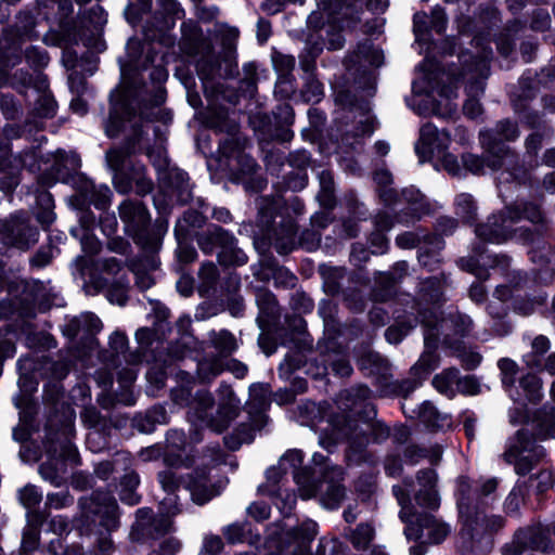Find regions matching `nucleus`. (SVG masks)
Wrapping results in <instances>:
<instances>
[{
    "mask_svg": "<svg viewBox=\"0 0 555 555\" xmlns=\"http://www.w3.org/2000/svg\"><path fill=\"white\" fill-rule=\"evenodd\" d=\"M545 455V449L531 439L524 428L507 439L503 453L504 460L514 464L516 474L520 476L529 474Z\"/></svg>",
    "mask_w": 555,
    "mask_h": 555,
    "instance_id": "f8f14e48",
    "label": "nucleus"
},
{
    "mask_svg": "<svg viewBox=\"0 0 555 555\" xmlns=\"http://www.w3.org/2000/svg\"><path fill=\"white\" fill-rule=\"evenodd\" d=\"M485 247L480 244L476 245L473 249L474 256L461 258L459 266L462 270L474 274L478 280L485 281L489 278V272L486 268L480 266V260L477 256L481 257Z\"/></svg>",
    "mask_w": 555,
    "mask_h": 555,
    "instance_id": "bf43d9fd",
    "label": "nucleus"
},
{
    "mask_svg": "<svg viewBox=\"0 0 555 555\" xmlns=\"http://www.w3.org/2000/svg\"><path fill=\"white\" fill-rule=\"evenodd\" d=\"M315 482L318 483V490L312 496L320 493L322 502L327 508H337L345 498L344 486L332 479L328 480V478H323V480L319 478L315 479Z\"/></svg>",
    "mask_w": 555,
    "mask_h": 555,
    "instance_id": "ea45409f",
    "label": "nucleus"
},
{
    "mask_svg": "<svg viewBox=\"0 0 555 555\" xmlns=\"http://www.w3.org/2000/svg\"><path fill=\"white\" fill-rule=\"evenodd\" d=\"M483 91L485 83L482 80H476L466 87L467 99L463 105V113L466 117L474 119L482 114V105L477 95L482 94Z\"/></svg>",
    "mask_w": 555,
    "mask_h": 555,
    "instance_id": "8fccbe9b",
    "label": "nucleus"
},
{
    "mask_svg": "<svg viewBox=\"0 0 555 555\" xmlns=\"http://www.w3.org/2000/svg\"><path fill=\"white\" fill-rule=\"evenodd\" d=\"M345 535L354 548L361 551L369 547L374 539L375 530L370 524L361 522L354 529H347Z\"/></svg>",
    "mask_w": 555,
    "mask_h": 555,
    "instance_id": "603ef678",
    "label": "nucleus"
},
{
    "mask_svg": "<svg viewBox=\"0 0 555 555\" xmlns=\"http://www.w3.org/2000/svg\"><path fill=\"white\" fill-rule=\"evenodd\" d=\"M516 387L519 390V399H512L514 402H535L541 398V384L537 375L527 373L516 379Z\"/></svg>",
    "mask_w": 555,
    "mask_h": 555,
    "instance_id": "37998d69",
    "label": "nucleus"
},
{
    "mask_svg": "<svg viewBox=\"0 0 555 555\" xmlns=\"http://www.w3.org/2000/svg\"><path fill=\"white\" fill-rule=\"evenodd\" d=\"M448 282V276L442 273L441 276H431L420 284V296L428 302H438L443 294V287Z\"/></svg>",
    "mask_w": 555,
    "mask_h": 555,
    "instance_id": "3c124183",
    "label": "nucleus"
},
{
    "mask_svg": "<svg viewBox=\"0 0 555 555\" xmlns=\"http://www.w3.org/2000/svg\"><path fill=\"white\" fill-rule=\"evenodd\" d=\"M449 532L450 528L447 524L428 513L418 514L415 524H410L404 528V535L408 540L425 538L433 544L442 542Z\"/></svg>",
    "mask_w": 555,
    "mask_h": 555,
    "instance_id": "a211bd4d",
    "label": "nucleus"
},
{
    "mask_svg": "<svg viewBox=\"0 0 555 555\" xmlns=\"http://www.w3.org/2000/svg\"><path fill=\"white\" fill-rule=\"evenodd\" d=\"M514 113L518 116L520 122L529 129H552V127L547 125L544 114L533 109L530 105L524 106L518 102L514 104Z\"/></svg>",
    "mask_w": 555,
    "mask_h": 555,
    "instance_id": "49530a36",
    "label": "nucleus"
},
{
    "mask_svg": "<svg viewBox=\"0 0 555 555\" xmlns=\"http://www.w3.org/2000/svg\"><path fill=\"white\" fill-rule=\"evenodd\" d=\"M145 154L157 170L158 177L170 168L163 138H158L153 146H149Z\"/></svg>",
    "mask_w": 555,
    "mask_h": 555,
    "instance_id": "680f3d73",
    "label": "nucleus"
},
{
    "mask_svg": "<svg viewBox=\"0 0 555 555\" xmlns=\"http://www.w3.org/2000/svg\"><path fill=\"white\" fill-rule=\"evenodd\" d=\"M171 468L172 467L169 466L168 469L157 474L163 490L168 494L167 498H176L178 501V496L175 493L183 486L190 491L194 503L204 505L211 499L218 496L224 488L221 481L210 482L206 467L196 468L192 474L185 477L178 475Z\"/></svg>",
    "mask_w": 555,
    "mask_h": 555,
    "instance_id": "9d476101",
    "label": "nucleus"
},
{
    "mask_svg": "<svg viewBox=\"0 0 555 555\" xmlns=\"http://www.w3.org/2000/svg\"><path fill=\"white\" fill-rule=\"evenodd\" d=\"M238 410L240 400L236 398L233 389L231 386L221 383L218 388L217 415L208 422V425L212 430L222 433L237 416Z\"/></svg>",
    "mask_w": 555,
    "mask_h": 555,
    "instance_id": "412c9836",
    "label": "nucleus"
},
{
    "mask_svg": "<svg viewBox=\"0 0 555 555\" xmlns=\"http://www.w3.org/2000/svg\"><path fill=\"white\" fill-rule=\"evenodd\" d=\"M137 40L129 39L127 56L119 60L121 80L111 93V108L104 124L105 133L109 138L125 134L133 141L139 134L137 108L139 106V86L135 57L131 50L135 49Z\"/></svg>",
    "mask_w": 555,
    "mask_h": 555,
    "instance_id": "f03ea898",
    "label": "nucleus"
},
{
    "mask_svg": "<svg viewBox=\"0 0 555 555\" xmlns=\"http://www.w3.org/2000/svg\"><path fill=\"white\" fill-rule=\"evenodd\" d=\"M37 230L28 227L26 222L17 216L5 220L0 229V240L2 243L20 249L28 248L30 243L37 241Z\"/></svg>",
    "mask_w": 555,
    "mask_h": 555,
    "instance_id": "4be33fe9",
    "label": "nucleus"
},
{
    "mask_svg": "<svg viewBox=\"0 0 555 555\" xmlns=\"http://www.w3.org/2000/svg\"><path fill=\"white\" fill-rule=\"evenodd\" d=\"M207 217L197 209L190 208L185 210L175 225L177 241H188L195 231L205 225Z\"/></svg>",
    "mask_w": 555,
    "mask_h": 555,
    "instance_id": "e433bc0d",
    "label": "nucleus"
},
{
    "mask_svg": "<svg viewBox=\"0 0 555 555\" xmlns=\"http://www.w3.org/2000/svg\"><path fill=\"white\" fill-rule=\"evenodd\" d=\"M301 98L307 103H319L324 95L323 83L314 76H302Z\"/></svg>",
    "mask_w": 555,
    "mask_h": 555,
    "instance_id": "338daca9",
    "label": "nucleus"
},
{
    "mask_svg": "<svg viewBox=\"0 0 555 555\" xmlns=\"http://www.w3.org/2000/svg\"><path fill=\"white\" fill-rule=\"evenodd\" d=\"M359 365L364 374L375 377L380 391L392 375L389 362L376 352L364 353L359 360Z\"/></svg>",
    "mask_w": 555,
    "mask_h": 555,
    "instance_id": "7c9ffc66",
    "label": "nucleus"
},
{
    "mask_svg": "<svg viewBox=\"0 0 555 555\" xmlns=\"http://www.w3.org/2000/svg\"><path fill=\"white\" fill-rule=\"evenodd\" d=\"M206 125L217 132L227 134L219 141L218 152L227 162L230 181L243 184L247 191H260L266 181L258 176L260 166L244 152L246 139L240 135L237 122L220 109L207 116Z\"/></svg>",
    "mask_w": 555,
    "mask_h": 555,
    "instance_id": "7ed1b4c3",
    "label": "nucleus"
},
{
    "mask_svg": "<svg viewBox=\"0 0 555 555\" xmlns=\"http://www.w3.org/2000/svg\"><path fill=\"white\" fill-rule=\"evenodd\" d=\"M172 198L173 196L165 189L153 196V203L158 214L153 224L147 209L141 204V271L143 269L155 270L159 264L155 254L168 231V216ZM152 284L151 278L141 272V289L147 288Z\"/></svg>",
    "mask_w": 555,
    "mask_h": 555,
    "instance_id": "39448f33",
    "label": "nucleus"
},
{
    "mask_svg": "<svg viewBox=\"0 0 555 555\" xmlns=\"http://www.w3.org/2000/svg\"><path fill=\"white\" fill-rule=\"evenodd\" d=\"M208 336L211 346L221 356L228 357L238 348L235 336L228 330L211 331Z\"/></svg>",
    "mask_w": 555,
    "mask_h": 555,
    "instance_id": "6e6d98bb",
    "label": "nucleus"
},
{
    "mask_svg": "<svg viewBox=\"0 0 555 555\" xmlns=\"http://www.w3.org/2000/svg\"><path fill=\"white\" fill-rule=\"evenodd\" d=\"M340 13L348 18L359 20L364 10L373 13H384L389 5L388 0H336Z\"/></svg>",
    "mask_w": 555,
    "mask_h": 555,
    "instance_id": "c9c22d12",
    "label": "nucleus"
},
{
    "mask_svg": "<svg viewBox=\"0 0 555 555\" xmlns=\"http://www.w3.org/2000/svg\"><path fill=\"white\" fill-rule=\"evenodd\" d=\"M179 46L184 54L193 57L203 51L209 52V47H211L212 43L204 36L199 25L189 20L181 24V39Z\"/></svg>",
    "mask_w": 555,
    "mask_h": 555,
    "instance_id": "bb28decb",
    "label": "nucleus"
},
{
    "mask_svg": "<svg viewBox=\"0 0 555 555\" xmlns=\"http://www.w3.org/2000/svg\"><path fill=\"white\" fill-rule=\"evenodd\" d=\"M455 214L465 222H473L477 216V205L468 193H461L454 199Z\"/></svg>",
    "mask_w": 555,
    "mask_h": 555,
    "instance_id": "e2e57ef3",
    "label": "nucleus"
},
{
    "mask_svg": "<svg viewBox=\"0 0 555 555\" xmlns=\"http://www.w3.org/2000/svg\"><path fill=\"white\" fill-rule=\"evenodd\" d=\"M431 384L438 392L452 398L456 390L469 391L465 385L472 384L474 386V378L470 376L461 377L457 369L450 367L435 375Z\"/></svg>",
    "mask_w": 555,
    "mask_h": 555,
    "instance_id": "c756f323",
    "label": "nucleus"
},
{
    "mask_svg": "<svg viewBox=\"0 0 555 555\" xmlns=\"http://www.w3.org/2000/svg\"><path fill=\"white\" fill-rule=\"evenodd\" d=\"M520 220H528L533 224L542 222L540 207L532 202L517 201L505 206L500 212L489 216L485 222L476 224L475 234L480 241L492 244H503L513 237L526 244H537V247L529 251L532 262L540 264L550 262L554 254L551 248L545 255L541 253L539 241L541 232L522 227L514 228V224Z\"/></svg>",
    "mask_w": 555,
    "mask_h": 555,
    "instance_id": "f257e3e1",
    "label": "nucleus"
},
{
    "mask_svg": "<svg viewBox=\"0 0 555 555\" xmlns=\"http://www.w3.org/2000/svg\"><path fill=\"white\" fill-rule=\"evenodd\" d=\"M371 399V389L367 386L358 385L340 392L339 404L345 411L358 414L369 421L376 415V410Z\"/></svg>",
    "mask_w": 555,
    "mask_h": 555,
    "instance_id": "aec40b11",
    "label": "nucleus"
},
{
    "mask_svg": "<svg viewBox=\"0 0 555 555\" xmlns=\"http://www.w3.org/2000/svg\"><path fill=\"white\" fill-rule=\"evenodd\" d=\"M421 322L424 325V351L417 362L411 367L408 378L402 380H395L392 376L389 378L380 391L383 396H401L406 398L437 369L439 356L436 350L439 343L441 323L437 317H434V320H427L425 314Z\"/></svg>",
    "mask_w": 555,
    "mask_h": 555,
    "instance_id": "423d86ee",
    "label": "nucleus"
},
{
    "mask_svg": "<svg viewBox=\"0 0 555 555\" xmlns=\"http://www.w3.org/2000/svg\"><path fill=\"white\" fill-rule=\"evenodd\" d=\"M102 330L101 320L92 312L81 313L70 319L63 327L64 335L76 338L87 336L93 343V336Z\"/></svg>",
    "mask_w": 555,
    "mask_h": 555,
    "instance_id": "2f4dec72",
    "label": "nucleus"
},
{
    "mask_svg": "<svg viewBox=\"0 0 555 555\" xmlns=\"http://www.w3.org/2000/svg\"><path fill=\"white\" fill-rule=\"evenodd\" d=\"M430 233L424 229L405 231L396 236L395 243L401 249H418Z\"/></svg>",
    "mask_w": 555,
    "mask_h": 555,
    "instance_id": "69168bd1",
    "label": "nucleus"
},
{
    "mask_svg": "<svg viewBox=\"0 0 555 555\" xmlns=\"http://www.w3.org/2000/svg\"><path fill=\"white\" fill-rule=\"evenodd\" d=\"M119 216L124 223L125 233L139 244V207L135 203L126 201L119 206Z\"/></svg>",
    "mask_w": 555,
    "mask_h": 555,
    "instance_id": "c03bdc74",
    "label": "nucleus"
},
{
    "mask_svg": "<svg viewBox=\"0 0 555 555\" xmlns=\"http://www.w3.org/2000/svg\"><path fill=\"white\" fill-rule=\"evenodd\" d=\"M488 166L492 170H501L498 177L500 185L513 182L516 184L530 183L531 170L534 168L530 165V158H527L526 162L520 160L515 151L491 159Z\"/></svg>",
    "mask_w": 555,
    "mask_h": 555,
    "instance_id": "dca6fc26",
    "label": "nucleus"
},
{
    "mask_svg": "<svg viewBox=\"0 0 555 555\" xmlns=\"http://www.w3.org/2000/svg\"><path fill=\"white\" fill-rule=\"evenodd\" d=\"M90 222L89 215H83L80 217V225L77 228L70 229V234L80 241L82 250L87 255H95L100 251L101 243L100 241L90 233Z\"/></svg>",
    "mask_w": 555,
    "mask_h": 555,
    "instance_id": "a19ab883",
    "label": "nucleus"
},
{
    "mask_svg": "<svg viewBox=\"0 0 555 555\" xmlns=\"http://www.w3.org/2000/svg\"><path fill=\"white\" fill-rule=\"evenodd\" d=\"M532 550L546 553L552 550V541L547 535L545 526L541 522H533L529 526L518 528L511 542L505 543L502 555H521L525 551Z\"/></svg>",
    "mask_w": 555,
    "mask_h": 555,
    "instance_id": "4468645a",
    "label": "nucleus"
},
{
    "mask_svg": "<svg viewBox=\"0 0 555 555\" xmlns=\"http://www.w3.org/2000/svg\"><path fill=\"white\" fill-rule=\"evenodd\" d=\"M195 57H197L196 72L203 81H212L217 77L221 76L220 59L216 54L214 46L209 47V52L203 51L202 53H198Z\"/></svg>",
    "mask_w": 555,
    "mask_h": 555,
    "instance_id": "58836bf2",
    "label": "nucleus"
},
{
    "mask_svg": "<svg viewBox=\"0 0 555 555\" xmlns=\"http://www.w3.org/2000/svg\"><path fill=\"white\" fill-rule=\"evenodd\" d=\"M250 415L248 422L241 423L230 436L224 437L225 444L231 450H237L243 443H250L254 440L255 431L260 430L267 422L262 411L253 412V404H248Z\"/></svg>",
    "mask_w": 555,
    "mask_h": 555,
    "instance_id": "393cba45",
    "label": "nucleus"
},
{
    "mask_svg": "<svg viewBox=\"0 0 555 555\" xmlns=\"http://www.w3.org/2000/svg\"><path fill=\"white\" fill-rule=\"evenodd\" d=\"M416 413L420 422L430 430H443L452 426L451 416L438 411L429 401L423 402Z\"/></svg>",
    "mask_w": 555,
    "mask_h": 555,
    "instance_id": "4c0bfd02",
    "label": "nucleus"
},
{
    "mask_svg": "<svg viewBox=\"0 0 555 555\" xmlns=\"http://www.w3.org/2000/svg\"><path fill=\"white\" fill-rule=\"evenodd\" d=\"M180 513L176 498H165L159 512L154 514L151 508H141V541L158 540L175 531L172 518Z\"/></svg>",
    "mask_w": 555,
    "mask_h": 555,
    "instance_id": "ddd939ff",
    "label": "nucleus"
},
{
    "mask_svg": "<svg viewBox=\"0 0 555 555\" xmlns=\"http://www.w3.org/2000/svg\"><path fill=\"white\" fill-rule=\"evenodd\" d=\"M444 246L443 238L439 234L431 232L424 243L420 245L417 250L418 263L430 272L437 270L442 262L441 253Z\"/></svg>",
    "mask_w": 555,
    "mask_h": 555,
    "instance_id": "c85d7f7f",
    "label": "nucleus"
},
{
    "mask_svg": "<svg viewBox=\"0 0 555 555\" xmlns=\"http://www.w3.org/2000/svg\"><path fill=\"white\" fill-rule=\"evenodd\" d=\"M272 63L274 69L279 74L275 94H280L282 98H289L295 91V77L293 75V70L296 65V60L291 54L273 51Z\"/></svg>",
    "mask_w": 555,
    "mask_h": 555,
    "instance_id": "a878e982",
    "label": "nucleus"
},
{
    "mask_svg": "<svg viewBox=\"0 0 555 555\" xmlns=\"http://www.w3.org/2000/svg\"><path fill=\"white\" fill-rule=\"evenodd\" d=\"M88 508L91 514L102 518L101 522L104 526H109L116 519L117 503L108 492L98 491L93 493Z\"/></svg>",
    "mask_w": 555,
    "mask_h": 555,
    "instance_id": "72a5a7b5",
    "label": "nucleus"
},
{
    "mask_svg": "<svg viewBox=\"0 0 555 555\" xmlns=\"http://www.w3.org/2000/svg\"><path fill=\"white\" fill-rule=\"evenodd\" d=\"M539 88L535 78L525 74L519 79V89L512 98V106L520 102L524 106H529L530 102L538 95Z\"/></svg>",
    "mask_w": 555,
    "mask_h": 555,
    "instance_id": "4d7b16f0",
    "label": "nucleus"
},
{
    "mask_svg": "<svg viewBox=\"0 0 555 555\" xmlns=\"http://www.w3.org/2000/svg\"><path fill=\"white\" fill-rule=\"evenodd\" d=\"M165 101L164 90L158 89L155 99H154V106L151 108L143 107L141 104V122L143 120L147 121H162L164 124L171 120V113L165 108H163L160 105ZM143 133V130L141 129V134Z\"/></svg>",
    "mask_w": 555,
    "mask_h": 555,
    "instance_id": "5fc2aeb1",
    "label": "nucleus"
},
{
    "mask_svg": "<svg viewBox=\"0 0 555 555\" xmlns=\"http://www.w3.org/2000/svg\"><path fill=\"white\" fill-rule=\"evenodd\" d=\"M162 189H165L180 205H184L192 198L193 185L186 171L171 167L163 172L159 178Z\"/></svg>",
    "mask_w": 555,
    "mask_h": 555,
    "instance_id": "b1692460",
    "label": "nucleus"
},
{
    "mask_svg": "<svg viewBox=\"0 0 555 555\" xmlns=\"http://www.w3.org/2000/svg\"><path fill=\"white\" fill-rule=\"evenodd\" d=\"M501 371L502 384L505 391L511 399H519V390L516 387V375L518 373V365L515 361L508 358H502L498 362Z\"/></svg>",
    "mask_w": 555,
    "mask_h": 555,
    "instance_id": "09e8293b",
    "label": "nucleus"
},
{
    "mask_svg": "<svg viewBox=\"0 0 555 555\" xmlns=\"http://www.w3.org/2000/svg\"><path fill=\"white\" fill-rule=\"evenodd\" d=\"M256 302L259 308V322H272L280 317V308L275 296L267 289H259L256 295Z\"/></svg>",
    "mask_w": 555,
    "mask_h": 555,
    "instance_id": "a18cd8bd",
    "label": "nucleus"
},
{
    "mask_svg": "<svg viewBox=\"0 0 555 555\" xmlns=\"http://www.w3.org/2000/svg\"><path fill=\"white\" fill-rule=\"evenodd\" d=\"M374 179L382 185L379 189L382 202L392 210H396L398 223L409 225L431 212L428 199L414 186L405 188L401 192L389 188L388 184L391 183L392 178L385 170L377 171Z\"/></svg>",
    "mask_w": 555,
    "mask_h": 555,
    "instance_id": "6e6552de",
    "label": "nucleus"
},
{
    "mask_svg": "<svg viewBox=\"0 0 555 555\" xmlns=\"http://www.w3.org/2000/svg\"><path fill=\"white\" fill-rule=\"evenodd\" d=\"M274 247L281 255L291 253L296 246L297 227L294 220L284 221L280 231L275 233Z\"/></svg>",
    "mask_w": 555,
    "mask_h": 555,
    "instance_id": "de8ad7c7",
    "label": "nucleus"
},
{
    "mask_svg": "<svg viewBox=\"0 0 555 555\" xmlns=\"http://www.w3.org/2000/svg\"><path fill=\"white\" fill-rule=\"evenodd\" d=\"M282 207V199L280 196L261 197L258 202V210L261 222L266 225H271Z\"/></svg>",
    "mask_w": 555,
    "mask_h": 555,
    "instance_id": "0e129e2a",
    "label": "nucleus"
},
{
    "mask_svg": "<svg viewBox=\"0 0 555 555\" xmlns=\"http://www.w3.org/2000/svg\"><path fill=\"white\" fill-rule=\"evenodd\" d=\"M520 135L517 121L509 118L499 120L493 128L479 131V142L487 154L493 158L513 152L504 142H514Z\"/></svg>",
    "mask_w": 555,
    "mask_h": 555,
    "instance_id": "2eb2a0df",
    "label": "nucleus"
},
{
    "mask_svg": "<svg viewBox=\"0 0 555 555\" xmlns=\"http://www.w3.org/2000/svg\"><path fill=\"white\" fill-rule=\"evenodd\" d=\"M304 461V453L301 450L293 449L288 450L280 460V466L284 473L287 469H292V474L295 482L298 485L301 496L304 499H310L318 490V483L311 475L310 467H301Z\"/></svg>",
    "mask_w": 555,
    "mask_h": 555,
    "instance_id": "6ab92c4d",
    "label": "nucleus"
},
{
    "mask_svg": "<svg viewBox=\"0 0 555 555\" xmlns=\"http://www.w3.org/2000/svg\"><path fill=\"white\" fill-rule=\"evenodd\" d=\"M328 459L322 453L315 452L312 456L313 467L311 468V475L314 479L330 478L331 476L341 475V469L338 466H330L327 463Z\"/></svg>",
    "mask_w": 555,
    "mask_h": 555,
    "instance_id": "774afa93",
    "label": "nucleus"
},
{
    "mask_svg": "<svg viewBox=\"0 0 555 555\" xmlns=\"http://www.w3.org/2000/svg\"><path fill=\"white\" fill-rule=\"evenodd\" d=\"M383 51L373 46L369 40L358 44L357 51L350 56L353 63H369L371 66L378 67L383 64Z\"/></svg>",
    "mask_w": 555,
    "mask_h": 555,
    "instance_id": "864d4df0",
    "label": "nucleus"
},
{
    "mask_svg": "<svg viewBox=\"0 0 555 555\" xmlns=\"http://www.w3.org/2000/svg\"><path fill=\"white\" fill-rule=\"evenodd\" d=\"M369 427L370 436L360 427L357 420L346 414H335L328 418L327 426L319 437V443L327 451H332L337 443L348 442L350 452L357 456L356 461H364V450L370 441L380 443L390 435L389 427L379 421L370 424ZM351 456L352 454L349 455Z\"/></svg>",
    "mask_w": 555,
    "mask_h": 555,
    "instance_id": "20e7f679",
    "label": "nucleus"
},
{
    "mask_svg": "<svg viewBox=\"0 0 555 555\" xmlns=\"http://www.w3.org/2000/svg\"><path fill=\"white\" fill-rule=\"evenodd\" d=\"M420 320L417 317H409L406 320H398L396 324L389 326L385 332V337L390 344H399L411 330L416 327Z\"/></svg>",
    "mask_w": 555,
    "mask_h": 555,
    "instance_id": "052dcab7",
    "label": "nucleus"
},
{
    "mask_svg": "<svg viewBox=\"0 0 555 555\" xmlns=\"http://www.w3.org/2000/svg\"><path fill=\"white\" fill-rule=\"evenodd\" d=\"M473 492L468 480L460 477L456 489L460 538L467 552L489 551L492 547V539L487 534L486 513L474 505Z\"/></svg>",
    "mask_w": 555,
    "mask_h": 555,
    "instance_id": "0eeeda50",
    "label": "nucleus"
},
{
    "mask_svg": "<svg viewBox=\"0 0 555 555\" xmlns=\"http://www.w3.org/2000/svg\"><path fill=\"white\" fill-rule=\"evenodd\" d=\"M442 447L439 444H434L430 448L409 444L404 449L403 456L404 460L412 465L417 464L423 459H427L430 464L437 465L442 457Z\"/></svg>",
    "mask_w": 555,
    "mask_h": 555,
    "instance_id": "79ce46f5",
    "label": "nucleus"
},
{
    "mask_svg": "<svg viewBox=\"0 0 555 555\" xmlns=\"http://www.w3.org/2000/svg\"><path fill=\"white\" fill-rule=\"evenodd\" d=\"M417 481L421 489L415 494L416 503L428 509H438L440 498L436 489L437 473L431 468L422 469L417 473Z\"/></svg>",
    "mask_w": 555,
    "mask_h": 555,
    "instance_id": "cd10ccee",
    "label": "nucleus"
},
{
    "mask_svg": "<svg viewBox=\"0 0 555 555\" xmlns=\"http://www.w3.org/2000/svg\"><path fill=\"white\" fill-rule=\"evenodd\" d=\"M150 312L146 321L150 325L141 327V362L149 361V352L155 362L163 365L169 364L170 359H181L182 353L171 351L169 344L165 341L170 332L169 309L159 301L150 300Z\"/></svg>",
    "mask_w": 555,
    "mask_h": 555,
    "instance_id": "1a4fd4ad",
    "label": "nucleus"
},
{
    "mask_svg": "<svg viewBox=\"0 0 555 555\" xmlns=\"http://www.w3.org/2000/svg\"><path fill=\"white\" fill-rule=\"evenodd\" d=\"M196 242L201 250L211 255L220 248L218 260L223 266H243L247 262V255L236 246L235 236L228 230L209 224L206 230L196 234Z\"/></svg>",
    "mask_w": 555,
    "mask_h": 555,
    "instance_id": "9b49d317",
    "label": "nucleus"
},
{
    "mask_svg": "<svg viewBox=\"0 0 555 555\" xmlns=\"http://www.w3.org/2000/svg\"><path fill=\"white\" fill-rule=\"evenodd\" d=\"M131 149L132 144L129 143L125 150L114 149L106 153L107 164L114 171L115 188L120 193H128L132 188V181L138 183L134 173L131 177L127 173V169L131 163Z\"/></svg>",
    "mask_w": 555,
    "mask_h": 555,
    "instance_id": "5701e85b",
    "label": "nucleus"
},
{
    "mask_svg": "<svg viewBox=\"0 0 555 555\" xmlns=\"http://www.w3.org/2000/svg\"><path fill=\"white\" fill-rule=\"evenodd\" d=\"M553 129L534 130L525 139L526 157L530 158L531 167H538V154L542 147L543 141L551 137Z\"/></svg>",
    "mask_w": 555,
    "mask_h": 555,
    "instance_id": "13d9d810",
    "label": "nucleus"
},
{
    "mask_svg": "<svg viewBox=\"0 0 555 555\" xmlns=\"http://www.w3.org/2000/svg\"><path fill=\"white\" fill-rule=\"evenodd\" d=\"M451 144L450 133L439 130L434 124L427 122L420 130V140L415 145V152L422 162L430 160L443 155Z\"/></svg>",
    "mask_w": 555,
    "mask_h": 555,
    "instance_id": "f3484780",
    "label": "nucleus"
},
{
    "mask_svg": "<svg viewBox=\"0 0 555 555\" xmlns=\"http://www.w3.org/2000/svg\"><path fill=\"white\" fill-rule=\"evenodd\" d=\"M530 426L535 438L540 440L555 438V406L544 404L530 418Z\"/></svg>",
    "mask_w": 555,
    "mask_h": 555,
    "instance_id": "473e14b6",
    "label": "nucleus"
},
{
    "mask_svg": "<svg viewBox=\"0 0 555 555\" xmlns=\"http://www.w3.org/2000/svg\"><path fill=\"white\" fill-rule=\"evenodd\" d=\"M166 450L164 462L170 467H181L185 464L183 451L186 446V438L183 431L178 429L169 430L166 436Z\"/></svg>",
    "mask_w": 555,
    "mask_h": 555,
    "instance_id": "f704fd0d",
    "label": "nucleus"
}]
</instances>
